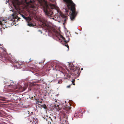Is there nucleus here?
I'll return each instance as SVG.
<instances>
[{
    "label": "nucleus",
    "mask_w": 124,
    "mask_h": 124,
    "mask_svg": "<svg viewBox=\"0 0 124 124\" xmlns=\"http://www.w3.org/2000/svg\"><path fill=\"white\" fill-rule=\"evenodd\" d=\"M27 25L28 26H34V24H32V23H28Z\"/></svg>",
    "instance_id": "6e6552de"
},
{
    "label": "nucleus",
    "mask_w": 124,
    "mask_h": 124,
    "mask_svg": "<svg viewBox=\"0 0 124 124\" xmlns=\"http://www.w3.org/2000/svg\"><path fill=\"white\" fill-rule=\"evenodd\" d=\"M82 70V68L81 69V70Z\"/></svg>",
    "instance_id": "4be33fe9"
},
{
    "label": "nucleus",
    "mask_w": 124,
    "mask_h": 124,
    "mask_svg": "<svg viewBox=\"0 0 124 124\" xmlns=\"http://www.w3.org/2000/svg\"><path fill=\"white\" fill-rule=\"evenodd\" d=\"M25 19L26 21L28 22L31 20V18L29 17H26Z\"/></svg>",
    "instance_id": "423d86ee"
},
{
    "label": "nucleus",
    "mask_w": 124,
    "mask_h": 124,
    "mask_svg": "<svg viewBox=\"0 0 124 124\" xmlns=\"http://www.w3.org/2000/svg\"><path fill=\"white\" fill-rule=\"evenodd\" d=\"M9 1L12 2L13 6L16 10L19 9V6L20 3L18 0H6L7 2H8Z\"/></svg>",
    "instance_id": "f03ea898"
},
{
    "label": "nucleus",
    "mask_w": 124,
    "mask_h": 124,
    "mask_svg": "<svg viewBox=\"0 0 124 124\" xmlns=\"http://www.w3.org/2000/svg\"><path fill=\"white\" fill-rule=\"evenodd\" d=\"M61 38L62 39V40L63 41H64L65 42H66V41L65 40V39L63 37L61 36Z\"/></svg>",
    "instance_id": "1a4fd4ad"
},
{
    "label": "nucleus",
    "mask_w": 124,
    "mask_h": 124,
    "mask_svg": "<svg viewBox=\"0 0 124 124\" xmlns=\"http://www.w3.org/2000/svg\"><path fill=\"white\" fill-rule=\"evenodd\" d=\"M66 12H67L68 11H67V10H66Z\"/></svg>",
    "instance_id": "aec40b11"
},
{
    "label": "nucleus",
    "mask_w": 124,
    "mask_h": 124,
    "mask_svg": "<svg viewBox=\"0 0 124 124\" xmlns=\"http://www.w3.org/2000/svg\"><path fill=\"white\" fill-rule=\"evenodd\" d=\"M74 81H75V80H73L72 81V83H73L74 82Z\"/></svg>",
    "instance_id": "4468645a"
},
{
    "label": "nucleus",
    "mask_w": 124,
    "mask_h": 124,
    "mask_svg": "<svg viewBox=\"0 0 124 124\" xmlns=\"http://www.w3.org/2000/svg\"><path fill=\"white\" fill-rule=\"evenodd\" d=\"M40 21L41 22L42 24H44L47 27L50 26L51 24L50 22H48L45 19L43 18H41L40 19Z\"/></svg>",
    "instance_id": "7ed1b4c3"
},
{
    "label": "nucleus",
    "mask_w": 124,
    "mask_h": 124,
    "mask_svg": "<svg viewBox=\"0 0 124 124\" xmlns=\"http://www.w3.org/2000/svg\"><path fill=\"white\" fill-rule=\"evenodd\" d=\"M65 46L66 47L67 46V47L68 48V50H69V46H68V45H65Z\"/></svg>",
    "instance_id": "f8f14e48"
},
{
    "label": "nucleus",
    "mask_w": 124,
    "mask_h": 124,
    "mask_svg": "<svg viewBox=\"0 0 124 124\" xmlns=\"http://www.w3.org/2000/svg\"><path fill=\"white\" fill-rule=\"evenodd\" d=\"M65 2L68 8H71L72 13L70 15V17L72 20H73L74 19L76 16V14L75 12V5L72 1L71 0H63Z\"/></svg>",
    "instance_id": "f257e3e1"
},
{
    "label": "nucleus",
    "mask_w": 124,
    "mask_h": 124,
    "mask_svg": "<svg viewBox=\"0 0 124 124\" xmlns=\"http://www.w3.org/2000/svg\"><path fill=\"white\" fill-rule=\"evenodd\" d=\"M59 14H60V16L62 17L65 18L66 17V16L64 15L61 12H60L59 13Z\"/></svg>",
    "instance_id": "0eeeda50"
},
{
    "label": "nucleus",
    "mask_w": 124,
    "mask_h": 124,
    "mask_svg": "<svg viewBox=\"0 0 124 124\" xmlns=\"http://www.w3.org/2000/svg\"><path fill=\"white\" fill-rule=\"evenodd\" d=\"M73 85H75V83H73Z\"/></svg>",
    "instance_id": "6ab92c4d"
},
{
    "label": "nucleus",
    "mask_w": 124,
    "mask_h": 124,
    "mask_svg": "<svg viewBox=\"0 0 124 124\" xmlns=\"http://www.w3.org/2000/svg\"><path fill=\"white\" fill-rule=\"evenodd\" d=\"M2 21H4L5 22H6V21L4 19L2 18L1 17L0 18V25H1V26H2Z\"/></svg>",
    "instance_id": "39448f33"
},
{
    "label": "nucleus",
    "mask_w": 124,
    "mask_h": 124,
    "mask_svg": "<svg viewBox=\"0 0 124 124\" xmlns=\"http://www.w3.org/2000/svg\"><path fill=\"white\" fill-rule=\"evenodd\" d=\"M4 27H6V25H3V27L4 28Z\"/></svg>",
    "instance_id": "dca6fc26"
},
{
    "label": "nucleus",
    "mask_w": 124,
    "mask_h": 124,
    "mask_svg": "<svg viewBox=\"0 0 124 124\" xmlns=\"http://www.w3.org/2000/svg\"><path fill=\"white\" fill-rule=\"evenodd\" d=\"M55 11H56L58 13V11L57 10V9H55Z\"/></svg>",
    "instance_id": "2eb2a0df"
},
{
    "label": "nucleus",
    "mask_w": 124,
    "mask_h": 124,
    "mask_svg": "<svg viewBox=\"0 0 124 124\" xmlns=\"http://www.w3.org/2000/svg\"><path fill=\"white\" fill-rule=\"evenodd\" d=\"M22 16V17L25 19L26 17H25L23 15H21Z\"/></svg>",
    "instance_id": "9d476101"
},
{
    "label": "nucleus",
    "mask_w": 124,
    "mask_h": 124,
    "mask_svg": "<svg viewBox=\"0 0 124 124\" xmlns=\"http://www.w3.org/2000/svg\"><path fill=\"white\" fill-rule=\"evenodd\" d=\"M72 69V68H71V69Z\"/></svg>",
    "instance_id": "412c9836"
},
{
    "label": "nucleus",
    "mask_w": 124,
    "mask_h": 124,
    "mask_svg": "<svg viewBox=\"0 0 124 124\" xmlns=\"http://www.w3.org/2000/svg\"><path fill=\"white\" fill-rule=\"evenodd\" d=\"M10 11H13V10H12V9H11V10H10Z\"/></svg>",
    "instance_id": "f3484780"
},
{
    "label": "nucleus",
    "mask_w": 124,
    "mask_h": 124,
    "mask_svg": "<svg viewBox=\"0 0 124 124\" xmlns=\"http://www.w3.org/2000/svg\"><path fill=\"white\" fill-rule=\"evenodd\" d=\"M43 107V108H44L46 109V107L45 105H44V106Z\"/></svg>",
    "instance_id": "9b49d317"
},
{
    "label": "nucleus",
    "mask_w": 124,
    "mask_h": 124,
    "mask_svg": "<svg viewBox=\"0 0 124 124\" xmlns=\"http://www.w3.org/2000/svg\"><path fill=\"white\" fill-rule=\"evenodd\" d=\"M38 31H39L41 33V34L42 33V31H40V30H38Z\"/></svg>",
    "instance_id": "ddd939ff"
},
{
    "label": "nucleus",
    "mask_w": 124,
    "mask_h": 124,
    "mask_svg": "<svg viewBox=\"0 0 124 124\" xmlns=\"http://www.w3.org/2000/svg\"><path fill=\"white\" fill-rule=\"evenodd\" d=\"M35 1V0H33V1L30 0L29 2L27 3V4L28 7L31 8H34L35 7L34 5Z\"/></svg>",
    "instance_id": "20e7f679"
},
{
    "label": "nucleus",
    "mask_w": 124,
    "mask_h": 124,
    "mask_svg": "<svg viewBox=\"0 0 124 124\" xmlns=\"http://www.w3.org/2000/svg\"><path fill=\"white\" fill-rule=\"evenodd\" d=\"M67 87H70V85L68 86H67Z\"/></svg>",
    "instance_id": "a211bd4d"
}]
</instances>
